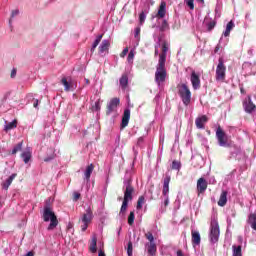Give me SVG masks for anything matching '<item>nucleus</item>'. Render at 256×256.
Instances as JSON below:
<instances>
[{
    "label": "nucleus",
    "mask_w": 256,
    "mask_h": 256,
    "mask_svg": "<svg viewBox=\"0 0 256 256\" xmlns=\"http://www.w3.org/2000/svg\"><path fill=\"white\" fill-rule=\"evenodd\" d=\"M93 169H95L93 164L87 166L86 171L84 173V179H86V181H89V179H91V173H93Z\"/></svg>",
    "instance_id": "nucleus-28"
},
{
    "label": "nucleus",
    "mask_w": 256,
    "mask_h": 256,
    "mask_svg": "<svg viewBox=\"0 0 256 256\" xmlns=\"http://www.w3.org/2000/svg\"><path fill=\"white\" fill-rule=\"evenodd\" d=\"M177 256H184V255H183V252H182L181 250H178V251H177Z\"/></svg>",
    "instance_id": "nucleus-58"
},
{
    "label": "nucleus",
    "mask_w": 256,
    "mask_h": 256,
    "mask_svg": "<svg viewBox=\"0 0 256 256\" xmlns=\"http://www.w3.org/2000/svg\"><path fill=\"white\" fill-rule=\"evenodd\" d=\"M219 207H225L227 205V191L223 190L218 200Z\"/></svg>",
    "instance_id": "nucleus-22"
},
{
    "label": "nucleus",
    "mask_w": 256,
    "mask_h": 256,
    "mask_svg": "<svg viewBox=\"0 0 256 256\" xmlns=\"http://www.w3.org/2000/svg\"><path fill=\"white\" fill-rule=\"evenodd\" d=\"M131 179H125L123 182L124 200L120 209V215L127 211L129 201H133V193H135V188L131 185Z\"/></svg>",
    "instance_id": "nucleus-2"
},
{
    "label": "nucleus",
    "mask_w": 256,
    "mask_h": 256,
    "mask_svg": "<svg viewBox=\"0 0 256 256\" xmlns=\"http://www.w3.org/2000/svg\"><path fill=\"white\" fill-rule=\"evenodd\" d=\"M135 223V212H130L128 216V225H133Z\"/></svg>",
    "instance_id": "nucleus-38"
},
{
    "label": "nucleus",
    "mask_w": 256,
    "mask_h": 256,
    "mask_svg": "<svg viewBox=\"0 0 256 256\" xmlns=\"http://www.w3.org/2000/svg\"><path fill=\"white\" fill-rule=\"evenodd\" d=\"M207 121H208V118L205 115L196 118L195 125L197 129H205V123H207Z\"/></svg>",
    "instance_id": "nucleus-16"
},
{
    "label": "nucleus",
    "mask_w": 256,
    "mask_h": 256,
    "mask_svg": "<svg viewBox=\"0 0 256 256\" xmlns=\"http://www.w3.org/2000/svg\"><path fill=\"white\" fill-rule=\"evenodd\" d=\"M243 107L244 111L246 113H253L255 112L256 106L253 104V101L251 100V96H248L244 101H243Z\"/></svg>",
    "instance_id": "nucleus-11"
},
{
    "label": "nucleus",
    "mask_w": 256,
    "mask_h": 256,
    "mask_svg": "<svg viewBox=\"0 0 256 256\" xmlns=\"http://www.w3.org/2000/svg\"><path fill=\"white\" fill-rule=\"evenodd\" d=\"M31 150H26L24 152L21 153V158L23 159L24 163L27 164L29 163V161H31Z\"/></svg>",
    "instance_id": "nucleus-25"
},
{
    "label": "nucleus",
    "mask_w": 256,
    "mask_h": 256,
    "mask_svg": "<svg viewBox=\"0 0 256 256\" xmlns=\"http://www.w3.org/2000/svg\"><path fill=\"white\" fill-rule=\"evenodd\" d=\"M145 19H147V15L145 14V12H141L139 15L140 25H143L145 23Z\"/></svg>",
    "instance_id": "nucleus-41"
},
{
    "label": "nucleus",
    "mask_w": 256,
    "mask_h": 256,
    "mask_svg": "<svg viewBox=\"0 0 256 256\" xmlns=\"http://www.w3.org/2000/svg\"><path fill=\"white\" fill-rule=\"evenodd\" d=\"M143 205H145V196H140L137 201L136 209H143Z\"/></svg>",
    "instance_id": "nucleus-33"
},
{
    "label": "nucleus",
    "mask_w": 256,
    "mask_h": 256,
    "mask_svg": "<svg viewBox=\"0 0 256 256\" xmlns=\"http://www.w3.org/2000/svg\"><path fill=\"white\" fill-rule=\"evenodd\" d=\"M61 83L64 86V91H71V83L67 81V78H62Z\"/></svg>",
    "instance_id": "nucleus-34"
},
{
    "label": "nucleus",
    "mask_w": 256,
    "mask_h": 256,
    "mask_svg": "<svg viewBox=\"0 0 256 256\" xmlns=\"http://www.w3.org/2000/svg\"><path fill=\"white\" fill-rule=\"evenodd\" d=\"M91 253H97V236H93L90 243Z\"/></svg>",
    "instance_id": "nucleus-30"
},
{
    "label": "nucleus",
    "mask_w": 256,
    "mask_h": 256,
    "mask_svg": "<svg viewBox=\"0 0 256 256\" xmlns=\"http://www.w3.org/2000/svg\"><path fill=\"white\" fill-rule=\"evenodd\" d=\"M168 29H169V23H167V20H163L160 26V31H168Z\"/></svg>",
    "instance_id": "nucleus-39"
},
{
    "label": "nucleus",
    "mask_w": 256,
    "mask_h": 256,
    "mask_svg": "<svg viewBox=\"0 0 256 256\" xmlns=\"http://www.w3.org/2000/svg\"><path fill=\"white\" fill-rule=\"evenodd\" d=\"M232 256H243V254L241 252V245H239V246L233 245L232 246Z\"/></svg>",
    "instance_id": "nucleus-32"
},
{
    "label": "nucleus",
    "mask_w": 256,
    "mask_h": 256,
    "mask_svg": "<svg viewBox=\"0 0 256 256\" xmlns=\"http://www.w3.org/2000/svg\"><path fill=\"white\" fill-rule=\"evenodd\" d=\"M119 103V98H113L112 100H110V102L107 104L106 115H111L112 113H115L117 111V107H119Z\"/></svg>",
    "instance_id": "nucleus-10"
},
{
    "label": "nucleus",
    "mask_w": 256,
    "mask_h": 256,
    "mask_svg": "<svg viewBox=\"0 0 256 256\" xmlns=\"http://www.w3.org/2000/svg\"><path fill=\"white\" fill-rule=\"evenodd\" d=\"M167 13V3L161 2L159 10H158V17L163 19Z\"/></svg>",
    "instance_id": "nucleus-21"
},
{
    "label": "nucleus",
    "mask_w": 256,
    "mask_h": 256,
    "mask_svg": "<svg viewBox=\"0 0 256 256\" xmlns=\"http://www.w3.org/2000/svg\"><path fill=\"white\" fill-rule=\"evenodd\" d=\"M192 245H201V234L199 231L192 230Z\"/></svg>",
    "instance_id": "nucleus-18"
},
{
    "label": "nucleus",
    "mask_w": 256,
    "mask_h": 256,
    "mask_svg": "<svg viewBox=\"0 0 256 256\" xmlns=\"http://www.w3.org/2000/svg\"><path fill=\"white\" fill-rule=\"evenodd\" d=\"M141 33V28L137 27L135 29V37H139V34Z\"/></svg>",
    "instance_id": "nucleus-51"
},
{
    "label": "nucleus",
    "mask_w": 256,
    "mask_h": 256,
    "mask_svg": "<svg viewBox=\"0 0 256 256\" xmlns=\"http://www.w3.org/2000/svg\"><path fill=\"white\" fill-rule=\"evenodd\" d=\"M53 159H55V156L46 157L44 158V161L45 163H49V161H53Z\"/></svg>",
    "instance_id": "nucleus-49"
},
{
    "label": "nucleus",
    "mask_w": 256,
    "mask_h": 256,
    "mask_svg": "<svg viewBox=\"0 0 256 256\" xmlns=\"http://www.w3.org/2000/svg\"><path fill=\"white\" fill-rule=\"evenodd\" d=\"M248 223L250 225V227L256 231V214L255 213H251L249 216H248Z\"/></svg>",
    "instance_id": "nucleus-24"
},
{
    "label": "nucleus",
    "mask_w": 256,
    "mask_h": 256,
    "mask_svg": "<svg viewBox=\"0 0 256 256\" xmlns=\"http://www.w3.org/2000/svg\"><path fill=\"white\" fill-rule=\"evenodd\" d=\"M80 221L83 223L81 226L82 231H87V227H89V223L93 221V210H91V207H88L85 211V213L80 218Z\"/></svg>",
    "instance_id": "nucleus-7"
},
{
    "label": "nucleus",
    "mask_w": 256,
    "mask_h": 256,
    "mask_svg": "<svg viewBox=\"0 0 256 256\" xmlns=\"http://www.w3.org/2000/svg\"><path fill=\"white\" fill-rule=\"evenodd\" d=\"M249 55H253V50L248 51Z\"/></svg>",
    "instance_id": "nucleus-62"
},
{
    "label": "nucleus",
    "mask_w": 256,
    "mask_h": 256,
    "mask_svg": "<svg viewBox=\"0 0 256 256\" xmlns=\"http://www.w3.org/2000/svg\"><path fill=\"white\" fill-rule=\"evenodd\" d=\"M128 53H129V48H125V49L122 51L121 57H125V55H127Z\"/></svg>",
    "instance_id": "nucleus-50"
},
{
    "label": "nucleus",
    "mask_w": 256,
    "mask_h": 256,
    "mask_svg": "<svg viewBox=\"0 0 256 256\" xmlns=\"http://www.w3.org/2000/svg\"><path fill=\"white\" fill-rule=\"evenodd\" d=\"M12 129H17V120H13L12 122H7V120H5L4 131L7 133Z\"/></svg>",
    "instance_id": "nucleus-20"
},
{
    "label": "nucleus",
    "mask_w": 256,
    "mask_h": 256,
    "mask_svg": "<svg viewBox=\"0 0 256 256\" xmlns=\"http://www.w3.org/2000/svg\"><path fill=\"white\" fill-rule=\"evenodd\" d=\"M172 169H174L175 171H179L181 169V162L174 160L172 162Z\"/></svg>",
    "instance_id": "nucleus-37"
},
{
    "label": "nucleus",
    "mask_w": 256,
    "mask_h": 256,
    "mask_svg": "<svg viewBox=\"0 0 256 256\" xmlns=\"http://www.w3.org/2000/svg\"><path fill=\"white\" fill-rule=\"evenodd\" d=\"M234 27H235V24L233 23V21L228 22V24L226 26V30L223 33L224 37H229V35L231 34V30Z\"/></svg>",
    "instance_id": "nucleus-31"
},
{
    "label": "nucleus",
    "mask_w": 256,
    "mask_h": 256,
    "mask_svg": "<svg viewBox=\"0 0 256 256\" xmlns=\"http://www.w3.org/2000/svg\"><path fill=\"white\" fill-rule=\"evenodd\" d=\"M146 247L149 255H155V253H157V245L155 242L146 244Z\"/></svg>",
    "instance_id": "nucleus-27"
},
{
    "label": "nucleus",
    "mask_w": 256,
    "mask_h": 256,
    "mask_svg": "<svg viewBox=\"0 0 256 256\" xmlns=\"http://www.w3.org/2000/svg\"><path fill=\"white\" fill-rule=\"evenodd\" d=\"M98 256H106V255H105V252L102 249H100L99 253H98Z\"/></svg>",
    "instance_id": "nucleus-55"
},
{
    "label": "nucleus",
    "mask_w": 256,
    "mask_h": 256,
    "mask_svg": "<svg viewBox=\"0 0 256 256\" xmlns=\"http://www.w3.org/2000/svg\"><path fill=\"white\" fill-rule=\"evenodd\" d=\"M101 109V103L99 101H96L93 106V111H99Z\"/></svg>",
    "instance_id": "nucleus-45"
},
{
    "label": "nucleus",
    "mask_w": 256,
    "mask_h": 256,
    "mask_svg": "<svg viewBox=\"0 0 256 256\" xmlns=\"http://www.w3.org/2000/svg\"><path fill=\"white\" fill-rule=\"evenodd\" d=\"M178 95L184 105H189L191 103V90H189V86L186 84H181L178 86Z\"/></svg>",
    "instance_id": "nucleus-4"
},
{
    "label": "nucleus",
    "mask_w": 256,
    "mask_h": 256,
    "mask_svg": "<svg viewBox=\"0 0 256 256\" xmlns=\"http://www.w3.org/2000/svg\"><path fill=\"white\" fill-rule=\"evenodd\" d=\"M197 191L198 193H205V191H207V180H205V178L198 179Z\"/></svg>",
    "instance_id": "nucleus-15"
},
{
    "label": "nucleus",
    "mask_w": 256,
    "mask_h": 256,
    "mask_svg": "<svg viewBox=\"0 0 256 256\" xmlns=\"http://www.w3.org/2000/svg\"><path fill=\"white\" fill-rule=\"evenodd\" d=\"M232 155L239 157L241 155V148H236V151H232Z\"/></svg>",
    "instance_id": "nucleus-47"
},
{
    "label": "nucleus",
    "mask_w": 256,
    "mask_h": 256,
    "mask_svg": "<svg viewBox=\"0 0 256 256\" xmlns=\"http://www.w3.org/2000/svg\"><path fill=\"white\" fill-rule=\"evenodd\" d=\"M20 14H21V12L17 8L11 10L10 18L8 20V25H9L11 31H13V23H15V21L17 20V17H19Z\"/></svg>",
    "instance_id": "nucleus-12"
},
{
    "label": "nucleus",
    "mask_w": 256,
    "mask_h": 256,
    "mask_svg": "<svg viewBox=\"0 0 256 256\" xmlns=\"http://www.w3.org/2000/svg\"><path fill=\"white\" fill-rule=\"evenodd\" d=\"M11 79H15L17 77V69L13 68L10 74Z\"/></svg>",
    "instance_id": "nucleus-48"
},
{
    "label": "nucleus",
    "mask_w": 256,
    "mask_h": 256,
    "mask_svg": "<svg viewBox=\"0 0 256 256\" xmlns=\"http://www.w3.org/2000/svg\"><path fill=\"white\" fill-rule=\"evenodd\" d=\"M148 192L150 193V195H153V190L152 189L148 190Z\"/></svg>",
    "instance_id": "nucleus-63"
},
{
    "label": "nucleus",
    "mask_w": 256,
    "mask_h": 256,
    "mask_svg": "<svg viewBox=\"0 0 256 256\" xmlns=\"http://www.w3.org/2000/svg\"><path fill=\"white\" fill-rule=\"evenodd\" d=\"M103 39V34H100L96 37V41H98L99 43H101V40Z\"/></svg>",
    "instance_id": "nucleus-54"
},
{
    "label": "nucleus",
    "mask_w": 256,
    "mask_h": 256,
    "mask_svg": "<svg viewBox=\"0 0 256 256\" xmlns=\"http://www.w3.org/2000/svg\"><path fill=\"white\" fill-rule=\"evenodd\" d=\"M33 107L35 109H37V107H39V100L38 99H34Z\"/></svg>",
    "instance_id": "nucleus-52"
},
{
    "label": "nucleus",
    "mask_w": 256,
    "mask_h": 256,
    "mask_svg": "<svg viewBox=\"0 0 256 256\" xmlns=\"http://www.w3.org/2000/svg\"><path fill=\"white\" fill-rule=\"evenodd\" d=\"M166 78H167V70L165 69V63H163V60H161V62H158L156 66V72H155V81L157 85H161V83H165Z\"/></svg>",
    "instance_id": "nucleus-3"
},
{
    "label": "nucleus",
    "mask_w": 256,
    "mask_h": 256,
    "mask_svg": "<svg viewBox=\"0 0 256 256\" xmlns=\"http://www.w3.org/2000/svg\"><path fill=\"white\" fill-rule=\"evenodd\" d=\"M167 51H169V47H167V44L164 43L162 45V53L160 54L158 63H161V61L165 63L167 61Z\"/></svg>",
    "instance_id": "nucleus-19"
},
{
    "label": "nucleus",
    "mask_w": 256,
    "mask_h": 256,
    "mask_svg": "<svg viewBox=\"0 0 256 256\" xmlns=\"http://www.w3.org/2000/svg\"><path fill=\"white\" fill-rule=\"evenodd\" d=\"M238 241H239V243H243V236H239Z\"/></svg>",
    "instance_id": "nucleus-59"
},
{
    "label": "nucleus",
    "mask_w": 256,
    "mask_h": 256,
    "mask_svg": "<svg viewBox=\"0 0 256 256\" xmlns=\"http://www.w3.org/2000/svg\"><path fill=\"white\" fill-rule=\"evenodd\" d=\"M203 25L206 26L207 31H213L215 29V26L217 25V22L215 20H212L211 18H205Z\"/></svg>",
    "instance_id": "nucleus-17"
},
{
    "label": "nucleus",
    "mask_w": 256,
    "mask_h": 256,
    "mask_svg": "<svg viewBox=\"0 0 256 256\" xmlns=\"http://www.w3.org/2000/svg\"><path fill=\"white\" fill-rule=\"evenodd\" d=\"M190 81L192 83L193 89L197 90L201 88V79L199 78V75L195 73V71L192 72Z\"/></svg>",
    "instance_id": "nucleus-13"
},
{
    "label": "nucleus",
    "mask_w": 256,
    "mask_h": 256,
    "mask_svg": "<svg viewBox=\"0 0 256 256\" xmlns=\"http://www.w3.org/2000/svg\"><path fill=\"white\" fill-rule=\"evenodd\" d=\"M129 119H131V109L125 108L123 117H122V123H121L122 129H125V127L129 125Z\"/></svg>",
    "instance_id": "nucleus-14"
},
{
    "label": "nucleus",
    "mask_w": 256,
    "mask_h": 256,
    "mask_svg": "<svg viewBox=\"0 0 256 256\" xmlns=\"http://www.w3.org/2000/svg\"><path fill=\"white\" fill-rule=\"evenodd\" d=\"M86 83L89 84V79H85Z\"/></svg>",
    "instance_id": "nucleus-64"
},
{
    "label": "nucleus",
    "mask_w": 256,
    "mask_h": 256,
    "mask_svg": "<svg viewBox=\"0 0 256 256\" xmlns=\"http://www.w3.org/2000/svg\"><path fill=\"white\" fill-rule=\"evenodd\" d=\"M197 3H201L203 5V3H205V0H196Z\"/></svg>",
    "instance_id": "nucleus-60"
},
{
    "label": "nucleus",
    "mask_w": 256,
    "mask_h": 256,
    "mask_svg": "<svg viewBox=\"0 0 256 256\" xmlns=\"http://www.w3.org/2000/svg\"><path fill=\"white\" fill-rule=\"evenodd\" d=\"M219 223H217L216 220L211 222V229H210V242L211 243H217L219 241Z\"/></svg>",
    "instance_id": "nucleus-9"
},
{
    "label": "nucleus",
    "mask_w": 256,
    "mask_h": 256,
    "mask_svg": "<svg viewBox=\"0 0 256 256\" xmlns=\"http://www.w3.org/2000/svg\"><path fill=\"white\" fill-rule=\"evenodd\" d=\"M169 183H171V176L167 175L164 178L162 195L164 197L163 205L168 207L169 205Z\"/></svg>",
    "instance_id": "nucleus-8"
},
{
    "label": "nucleus",
    "mask_w": 256,
    "mask_h": 256,
    "mask_svg": "<svg viewBox=\"0 0 256 256\" xmlns=\"http://www.w3.org/2000/svg\"><path fill=\"white\" fill-rule=\"evenodd\" d=\"M127 255L133 256V242L129 241L127 244Z\"/></svg>",
    "instance_id": "nucleus-36"
},
{
    "label": "nucleus",
    "mask_w": 256,
    "mask_h": 256,
    "mask_svg": "<svg viewBox=\"0 0 256 256\" xmlns=\"http://www.w3.org/2000/svg\"><path fill=\"white\" fill-rule=\"evenodd\" d=\"M111 44L109 43V40H103L102 43L99 46L100 53H105V51H109V46Z\"/></svg>",
    "instance_id": "nucleus-26"
},
{
    "label": "nucleus",
    "mask_w": 256,
    "mask_h": 256,
    "mask_svg": "<svg viewBox=\"0 0 256 256\" xmlns=\"http://www.w3.org/2000/svg\"><path fill=\"white\" fill-rule=\"evenodd\" d=\"M227 73V66H225V62L223 58L218 59V65L216 67V81H225V76Z\"/></svg>",
    "instance_id": "nucleus-6"
},
{
    "label": "nucleus",
    "mask_w": 256,
    "mask_h": 256,
    "mask_svg": "<svg viewBox=\"0 0 256 256\" xmlns=\"http://www.w3.org/2000/svg\"><path fill=\"white\" fill-rule=\"evenodd\" d=\"M43 221L45 223H49L48 225V231H53L57 225H59V220H57V216L55 215V212H53V208H51V204L49 203V200H46V204L43 209L42 214Z\"/></svg>",
    "instance_id": "nucleus-1"
},
{
    "label": "nucleus",
    "mask_w": 256,
    "mask_h": 256,
    "mask_svg": "<svg viewBox=\"0 0 256 256\" xmlns=\"http://www.w3.org/2000/svg\"><path fill=\"white\" fill-rule=\"evenodd\" d=\"M15 177H17V174H12L8 177V179L3 183L2 187L3 189H5L7 191V189H9V187L11 186V183H13V180L15 179Z\"/></svg>",
    "instance_id": "nucleus-23"
},
{
    "label": "nucleus",
    "mask_w": 256,
    "mask_h": 256,
    "mask_svg": "<svg viewBox=\"0 0 256 256\" xmlns=\"http://www.w3.org/2000/svg\"><path fill=\"white\" fill-rule=\"evenodd\" d=\"M133 59H135V50H131L128 54V63H133Z\"/></svg>",
    "instance_id": "nucleus-42"
},
{
    "label": "nucleus",
    "mask_w": 256,
    "mask_h": 256,
    "mask_svg": "<svg viewBox=\"0 0 256 256\" xmlns=\"http://www.w3.org/2000/svg\"><path fill=\"white\" fill-rule=\"evenodd\" d=\"M216 139L220 147H231V142L229 141L225 131L221 129V126H219L216 130Z\"/></svg>",
    "instance_id": "nucleus-5"
},
{
    "label": "nucleus",
    "mask_w": 256,
    "mask_h": 256,
    "mask_svg": "<svg viewBox=\"0 0 256 256\" xmlns=\"http://www.w3.org/2000/svg\"><path fill=\"white\" fill-rule=\"evenodd\" d=\"M79 199H81V194L79 192H74L73 200L74 201H79Z\"/></svg>",
    "instance_id": "nucleus-46"
},
{
    "label": "nucleus",
    "mask_w": 256,
    "mask_h": 256,
    "mask_svg": "<svg viewBox=\"0 0 256 256\" xmlns=\"http://www.w3.org/2000/svg\"><path fill=\"white\" fill-rule=\"evenodd\" d=\"M103 247H104V244H103V242L102 243H100V249L103 251Z\"/></svg>",
    "instance_id": "nucleus-61"
},
{
    "label": "nucleus",
    "mask_w": 256,
    "mask_h": 256,
    "mask_svg": "<svg viewBox=\"0 0 256 256\" xmlns=\"http://www.w3.org/2000/svg\"><path fill=\"white\" fill-rule=\"evenodd\" d=\"M127 85H129V77L127 75H122L120 78V87L125 90L127 89Z\"/></svg>",
    "instance_id": "nucleus-29"
},
{
    "label": "nucleus",
    "mask_w": 256,
    "mask_h": 256,
    "mask_svg": "<svg viewBox=\"0 0 256 256\" xmlns=\"http://www.w3.org/2000/svg\"><path fill=\"white\" fill-rule=\"evenodd\" d=\"M23 149V142H19L12 150V155L19 153Z\"/></svg>",
    "instance_id": "nucleus-35"
},
{
    "label": "nucleus",
    "mask_w": 256,
    "mask_h": 256,
    "mask_svg": "<svg viewBox=\"0 0 256 256\" xmlns=\"http://www.w3.org/2000/svg\"><path fill=\"white\" fill-rule=\"evenodd\" d=\"M194 1L195 0H184V3H186V5L189 7V9H191V11L195 9Z\"/></svg>",
    "instance_id": "nucleus-40"
},
{
    "label": "nucleus",
    "mask_w": 256,
    "mask_h": 256,
    "mask_svg": "<svg viewBox=\"0 0 256 256\" xmlns=\"http://www.w3.org/2000/svg\"><path fill=\"white\" fill-rule=\"evenodd\" d=\"M99 45V40H95L91 47V53H94L95 49H97V46Z\"/></svg>",
    "instance_id": "nucleus-44"
},
{
    "label": "nucleus",
    "mask_w": 256,
    "mask_h": 256,
    "mask_svg": "<svg viewBox=\"0 0 256 256\" xmlns=\"http://www.w3.org/2000/svg\"><path fill=\"white\" fill-rule=\"evenodd\" d=\"M219 49H220V47H219V45H217V46L215 47V49H214V53H219Z\"/></svg>",
    "instance_id": "nucleus-57"
},
{
    "label": "nucleus",
    "mask_w": 256,
    "mask_h": 256,
    "mask_svg": "<svg viewBox=\"0 0 256 256\" xmlns=\"http://www.w3.org/2000/svg\"><path fill=\"white\" fill-rule=\"evenodd\" d=\"M146 239H148L150 243H155V237H153V233L151 232L146 233Z\"/></svg>",
    "instance_id": "nucleus-43"
},
{
    "label": "nucleus",
    "mask_w": 256,
    "mask_h": 256,
    "mask_svg": "<svg viewBox=\"0 0 256 256\" xmlns=\"http://www.w3.org/2000/svg\"><path fill=\"white\" fill-rule=\"evenodd\" d=\"M9 97H11V92H6L4 94V101H7V99H9Z\"/></svg>",
    "instance_id": "nucleus-53"
},
{
    "label": "nucleus",
    "mask_w": 256,
    "mask_h": 256,
    "mask_svg": "<svg viewBox=\"0 0 256 256\" xmlns=\"http://www.w3.org/2000/svg\"><path fill=\"white\" fill-rule=\"evenodd\" d=\"M157 47H159V44L155 46V55H159V49Z\"/></svg>",
    "instance_id": "nucleus-56"
}]
</instances>
